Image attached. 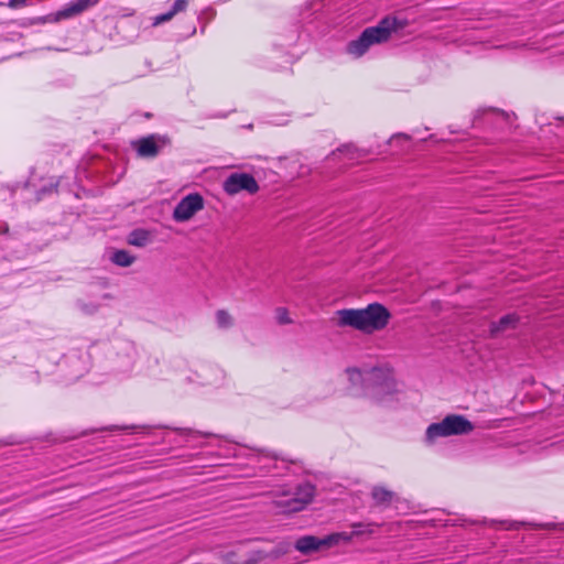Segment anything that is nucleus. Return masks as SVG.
<instances>
[{"mask_svg":"<svg viewBox=\"0 0 564 564\" xmlns=\"http://www.w3.org/2000/svg\"><path fill=\"white\" fill-rule=\"evenodd\" d=\"M337 325L352 327L366 334L383 329L390 319L389 311L379 303L365 308H344L336 312Z\"/></svg>","mask_w":564,"mask_h":564,"instance_id":"f257e3e1","label":"nucleus"},{"mask_svg":"<svg viewBox=\"0 0 564 564\" xmlns=\"http://www.w3.org/2000/svg\"><path fill=\"white\" fill-rule=\"evenodd\" d=\"M408 25L405 19L388 15L379 21L376 26L367 28L358 39L347 44V52L355 56H362L373 44L387 42L393 32L404 29Z\"/></svg>","mask_w":564,"mask_h":564,"instance_id":"f03ea898","label":"nucleus"},{"mask_svg":"<svg viewBox=\"0 0 564 564\" xmlns=\"http://www.w3.org/2000/svg\"><path fill=\"white\" fill-rule=\"evenodd\" d=\"M272 505L281 514H292L304 510L316 496V487L311 482H303L294 490L280 488L273 491Z\"/></svg>","mask_w":564,"mask_h":564,"instance_id":"7ed1b4c3","label":"nucleus"},{"mask_svg":"<svg viewBox=\"0 0 564 564\" xmlns=\"http://www.w3.org/2000/svg\"><path fill=\"white\" fill-rule=\"evenodd\" d=\"M474 429V424L464 415L448 414L441 422L427 426L425 440L432 444L440 437L469 434Z\"/></svg>","mask_w":564,"mask_h":564,"instance_id":"20e7f679","label":"nucleus"},{"mask_svg":"<svg viewBox=\"0 0 564 564\" xmlns=\"http://www.w3.org/2000/svg\"><path fill=\"white\" fill-rule=\"evenodd\" d=\"M224 191L228 195H236L241 191L249 194H256L259 191V185L256 178L248 173H232L224 182Z\"/></svg>","mask_w":564,"mask_h":564,"instance_id":"39448f33","label":"nucleus"},{"mask_svg":"<svg viewBox=\"0 0 564 564\" xmlns=\"http://www.w3.org/2000/svg\"><path fill=\"white\" fill-rule=\"evenodd\" d=\"M204 208V198L198 193H192L183 197L173 210V218L176 221H187L196 213Z\"/></svg>","mask_w":564,"mask_h":564,"instance_id":"423d86ee","label":"nucleus"},{"mask_svg":"<svg viewBox=\"0 0 564 564\" xmlns=\"http://www.w3.org/2000/svg\"><path fill=\"white\" fill-rule=\"evenodd\" d=\"M100 0H73L68 4H66L65 8L57 11L54 17L51 18H41L40 22L45 23L47 21L51 22H58L64 19L72 18L74 15L80 14L82 12L86 11L87 9L96 6Z\"/></svg>","mask_w":564,"mask_h":564,"instance_id":"0eeeda50","label":"nucleus"},{"mask_svg":"<svg viewBox=\"0 0 564 564\" xmlns=\"http://www.w3.org/2000/svg\"><path fill=\"white\" fill-rule=\"evenodd\" d=\"M140 158L154 159L159 155L160 148L156 143V135L151 134L132 143Z\"/></svg>","mask_w":564,"mask_h":564,"instance_id":"6e6552de","label":"nucleus"},{"mask_svg":"<svg viewBox=\"0 0 564 564\" xmlns=\"http://www.w3.org/2000/svg\"><path fill=\"white\" fill-rule=\"evenodd\" d=\"M295 549L303 554H310L322 549H328V545L326 536L304 535L296 540Z\"/></svg>","mask_w":564,"mask_h":564,"instance_id":"1a4fd4ad","label":"nucleus"},{"mask_svg":"<svg viewBox=\"0 0 564 564\" xmlns=\"http://www.w3.org/2000/svg\"><path fill=\"white\" fill-rule=\"evenodd\" d=\"M367 528V530H352L351 532H335L326 535L328 549L339 544L340 542L349 543L355 536L364 534L372 535L375 531L370 530L369 527Z\"/></svg>","mask_w":564,"mask_h":564,"instance_id":"9d476101","label":"nucleus"},{"mask_svg":"<svg viewBox=\"0 0 564 564\" xmlns=\"http://www.w3.org/2000/svg\"><path fill=\"white\" fill-rule=\"evenodd\" d=\"M371 497L377 506L388 507L394 498V492L383 486H376L372 488Z\"/></svg>","mask_w":564,"mask_h":564,"instance_id":"9b49d317","label":"nucleus"},{"mask_svg":"<svg viewBox=\"0 0 564 564\" xmlns=\"http://www.w3.org/2000/svg\"><path fill=\"white\" fill-rule=\"evenodd\" d=\"M518 322V317L514 314H508L502 316L498 323H492L490 326L491 336H497L501 332L510 328H514Z\"/></svg>","mask_w":564,"mask_h":564,"instance_id":"f8f14e48","label":"nucleus"},{"mask_svg":"<svg viewBox=\"0 0 564 564\" xmlns=\"http://www.w3.org/2000/svg\"><path fill=\"white\" fill-rule=\"evenodd\" d=\"M149 240L150 234L144 229H135L128 236V243L135 247H144Z\"/></svg>","mask_w":564,"mask_h":564,"instance_id":"ddd939ff","label":"nucleus"},{"mask_svg":"<svg viewBox=\"0 0 564 564\" xmlns=\"http://www.w3.org/2000/svg\"><path fill=\"white\" fill-rule=\"evenodd\" d=\"M134 260L135 257L127 250H117L111 256V261L122 268L130 267Z\"/></svg>","mask_w":564,"mask_h":564,"instance_id":"4468645a","label":"nucleus"},{"mask_svg":"<svg viewBox=\"0 0 564 564\" xmlns=\"http://www.w3.org/2000/svg\"><path fill=\"white\" fill-rule=\"evenodd\" d=\"M216 321L220 328H229L234 325V318L226 310H218L216 312Z\"/></svg>","mask_w":564,"mask_h":564,"instance_id":"2eb2a0df","label":"nucleus"},{"mask_svg":"<svg viewBox=\"0 0 564 564\" xmlns=\"http://www.w3.org/2000/svg\"><path fill=\"white\" fill-rule=\"evenodd\" d=\"M275 317H276L278 323L281 324V325H285V324H291L292 323V319L289 316V312L284 307L276 308Z\"/></svg>","mask_w":564,"mask_h":564,"instance_id":"dca6fc26","label":"nucleus"},{"mask_svg":"<svg viewBox=\"0 0 564 564\" xmlns=\"http://www.w3.org/2000/svg\"><path fill=\"white\" fill-rule=\"evenodd\" d=\"M174 18V14L173 12L170 10L169 12L166 13H162V14H159L156 17H154L153 19V25L156 26V25H160L164 22H167L170 20H172Z\"/></svg>","mask_w":564,"mask_h":564,"instance_id":"f3484780","label":"nucleus"},{"mask_svg":"<svg viewBox=\"0 0 564 564\" xmlns=\"http://www.w3.org/2000/svg\"><path fill=\"white\" fill-rule=\"evenodd\" d=\"M187 8V1L186 0H176L173 6H172V9L171 11L173 12L174 17L182 12V11H185Z\"/></svg>","mask_w":564,"mask_h":564,"instance_id":"a211bd4d","label":"nucleus"},{"mask_svg":"<svg viewBox=\"0 0 564 564\" xmlns=\"http://www.w3.org/2000/svg\"><path fill=\"white\" fill-rule=\"evenodd\" d=\"M6 6L10 9L15 10L28 6V0H9L8 3H6Z\"/></svg>","mask_w":564,"mask_h":564,"instance_id":"6ab92c4d","label":"nucleus"},{"mask_svg":"<svg viewBox=\"0 0 564 564\" xmlns=\"http://www.w3.org/2000/svg\"><path fill=\"white\" fill-rule=\"evenodd\" d=\"M350 527L354 529V530H367L369 527L370 530H373L375 531V528L378 527L377 524L375 523H362V522H354L350 524Z\"/></svg>","mask_w":564,"mask_h":564,"instance_id":"aec40b11","label":"nucleus"},{"mask_svg":"<svg viewBox=\"0 0 564 564\" xmlns=\"http://www.w3.org/2000/svg\"><path fill=\"white\" fill-rule=\"evenodd\" d=\"M267 557V554L262 551H258L256 554H254V557L253 558H250L248 561V564H256L257 562L261 561V560H264Z\"/></svg>","mask_w":564,"mask_h":564,"instance_id":"412c9836","label":"nucleus"},{"mask_svg":"<svg viewBox=\"0 0 564 564\" xmlns=\"http://www.w3.org/2000/svg\"><path fill=\"white\" fill-rule=\"evenodd\" d=\"M347 372H348L349 378H350L351 381H354L355 379L361 377V372L358 369H356V368L348 369Z\"/></svg>","mask_w":564,"mask_h":564,"instance_id":"4be33fe9","label":"nucleus"},{"mask_svg":"<svg viewBox=\"0 0 564 564\" xmlns=\"http://www.w3.org/2000/svg\"><path fill=\"white\" fill-rule=\"evenodd\" d=\"M10 230V227L8 225V223L6 221H1L0 223V235H7Z\"/></svg>","mask_w":564,"mask_h":564,"instance_id":"5701e85b","label":"nucleus"}]
</instances>
